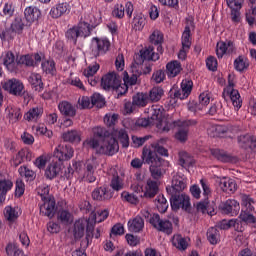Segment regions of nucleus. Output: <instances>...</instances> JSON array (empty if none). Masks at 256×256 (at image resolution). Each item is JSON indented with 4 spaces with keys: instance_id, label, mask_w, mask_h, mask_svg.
<instances>
[{
    "instance_id": "f257e3e1",
    "label": "nucleus",
    "mask_w": 256,
    "mask_h": 256,
    "mask_svg": "<svg viewBox=\"0 0 256 256\" xmlns=\"http://www.w3.org/2000/svg\"><path fill=\"white\" fill-rule=\"evenodd\" d=\"M122 147H129V134L125 129H114L110 135H105V130L101 127L93 129V135L84 142L83 147L93 149L97 155H115L119 153V142Z\"/></svg>"
},
{
    "instance_id": "f03ea898",
    "label": "nucleus",
    "mask_w": 256,
    "mask_h": 256,
    "mask_svg": "<svg viewBox=\"0 0 256 256\" xmlns=\"http://www.w3.org/2000/svg\"><path fill=\"white\" fill-rule=\"evenodd\" d=\"M163 143H165V139H160L152 143L150 146H145L142 151V160L147 164L155 160L158 163H161V161L165 162V160L157 156L158 153V155H161L162 157H169V151L163 147Z\"/></svg>"
},
{
    "instance_id": "7ed1b4c3",
    "label": "nucleus",
    "mask_w": 256,
    "mask_h": 256,
    "mask_svg": "<svg viewBox=\"0 0 256 256\" xmlns=\"http://www.w3.org/2000/svg\"><path fill=\"white\" fill-rule=\"evenodd\" d=\"M148 113L153 121H156V127L162 133H169L173 129V125L163 116V107L159 105H153L148 109Z\"/></svg>"
},
{
    "instance_id": "20e7f679",
    "label": "nucleus",
    "mask_w": 256,
    "mask_h": 256,
    "mask_svg": "<svg viewBox=\"0 0 256 256\" xmlns=\"http://www.w3.org/2000/svg\"><path fill=\"white\" fill-rule=\"evenodd\" d=\"M131 189L134 193H141L140 197L153 199V197L159 193V182L148 179L144 186H141V184H133Z\"/></svg>"
},
{
    "instance_id": "39448f33",
    "label": "nucleus",
    "mask_w": 256,
    "mask_h": 256,
    "mask_svg": "<svg viewBox=\"0 0 256 256\" xmlns=\"http://www.w3.org/2000/svg\"><path fill=\"white\" fill-rule=\"evenodd\" d=\"M223 97H229L232 102L233 107L235 109H241L243 105V100L241 99V94H239V90L235 89V82H233V76H228V85L224 88Z\"/></svg>"
},
{
    "instance_id": "423d86ee",
    "label": "nucleus",
    "mask_w": 256,
    "mask_h": 256,
    "mask_svg": "<svg viewBox=\"0 0 256 256\" xmlns=\"http://www.w3.org/2000/svg\"><path fill=\"white\" fill-rule=\"evenodd\" d=\"M173 125L171 129L174 127H179V130L175 133V139L180 141V143H185L187 139H189V130L187 127H193L197 125V120H177L171 122Z\"/></svg>"
},
{
    "instance_id": "0eeeda50",
    "label": "nucleus",
    "mask_w": 256,
    "mask_h": 256,
    "mask_svg": "<svg viewBox=\"0 0 256 256\" xmlns=\"http://www.w3.org/2000/svg\"><path fill=\"white\" fill-rule=\"evenodd\" d=\"M111 49V41L107 37H94L91 40V51L94 57L106 55Z\"/></svg>"
},
{
    "instance_id": "6e6552de",
    "label": "nucleus",
    "mask_w": 256,
    "mask_h": 256,
    "mask_svg": "<svg viewBox=\"0 0 256 256\" xmlns=\"http://www.w3.org/2000/svg\"><path fill=\"white\" fill-rule=\"evenodd\" d=\"M66 39L70 41V43H73L74 45H77V39L79 37L86 38L91 35V30L87 27L86 24H80L74 25L73 27L69 28L66 31Z\"/></svg>"
},
{
    "instance_id": "1a4fd4ad",
    "label": "nucleus",
    "mask_w": 256,
    "mask_h": 256,
    "mask_svg": "<svg viewBox=\"0 0 256 256\" xmlns=\"http://www.w3.org/2000/svg\"><path fill=\"white\" fill-rule=\"evenodd\" d=\"M89 227H91L89 219L83 218L77 220L73 226L74 239H81L85 235L86 229V243L89 245V238L93 236V231H89Z\"/></svg>"
},
{
    "instance_id": "9d476101",
    "label": "nucleus",
    "mask_w": 256,
    "mask_h": 256,
    "mask_svg": "<svg viewBox=\"0 0 256 256\" xmlns=\"http://www.w3.org/2000/svg\"><path fill=\"white\" fill-rule=\"evenodd\" d=\"M186 188H187V178L185 177V175L181 173H176L172 177L171 186H168L166 190H167V193H169V195H179V193H181L182 191H185Z\"/></svg>"
},
{
    "instance_id": "9b49d317",
    "label": "nucleus",
    "mask_w": 256,
    "mask_h": 256,
    "mask_svg": "<svg viewBox=\"0 0 256 256\" xmlns=\"http://www.w3.org/2000/svg\"><path fill=\"white\" fill-rule=\"evenodd\" d=\"M101 85L103 89H117L118 93L123 95L121 91V89H123V86H121V78L115 72L104 75L101 80Z\"/></svg>"
},
{
    "instance_id": "f8f14e48",
    "label": "nucleus",
    "mask_w": 256,
    "mask_h": 256,
    "mask_svg": "<svg viewBox=\"0 0 256 256\" xmlns=\"http://www.w3.org/2000/svg\"><path fill=\"white\" fill-rule=\"evenodd\" d=\"M97 167H99V161L97 158L88 159L86 162V170L81 176V181H85L86 183H95V181H97V176L95 175Z\"/></svg>"
},
{
    "instance_id": "ddd939ff",
    "label": "nucleus",
    "mask_w": 256,
    "mask_h": 256,
    "mask_svg": "<svg viewBox=\"0 0 256 256\" xmlns=\"http://www.w3.org/2000/svg\"><path fill=\"white\" fill-rule=\"evenodd\" d=\"M171 198H170V205L173 209V211H179V209H185V211H187V209H189V207H191V199L189 198V196L185 195V194H170Z\"/></svg>"
},
{
    "instance_id": "4468645a",
    "label": "nucleus",
    "mask_w": 256,
    "mask_h": 256,
    "mask_svg": "<svg viewBox=\"0 0 256 256\" xmlns=\"http://www.w3.org/2000/svg\"><path fill=\"white\" fill-rule=\"evenodd\" d=\"M150 223L157 229L158 231H162V233H166L167 235H171L173 233V224L169 220H161L159 214H154L150 218Z\"/></svg>"
},
{
    "instance_id": "2eb2a0df",
    "label": "nucleus",
    "mask_w": 256,
    "mask_h": 256,
    "mask_svg": "<svg viewBox=\"0 0 256 256\" xmlns=\"http://www.w3.org/2000/svg\"><path fill=\"white\" fill-rule=\"evenodd\" d=\"M3 89L5 91H8L10 95L20 97V95H23V90L25 89V86L23 85V82H21L20 80L12 78L4 82Z\"/></svg>"
},
{
    "instance_id": "dca6fc26",
    "label": "nucleus",
    "mask_w": 256,
    "mask_h": 256,
    "mask_svg": "<svg viewBox=\"0 0 256 256\" xmlns=\"http://www.w3.org/2000/svg\"><path fill=\"white\" fill-rule=\"evenodd\" d=\"M159 59V54L153 51V47L150 46L140 51V55H136L135 64L137 67L143 65V61H157Z\"/></svg>"
},
{
    "instance_id": "f3484780",
    "label": "nucleus",
    "mask_w": 256,
    "mask_h": 256,
    "mask_svg": "<svg viewBox=\"0 0 256 256\" xmlns=\"http://www.w3.org/2000/svg\"><path fill=\"white\" fill-rule=\"evenodd\" d=\"M73 153V148L69 145L60 144L54 149V157L60 162L72 159Z\"/></svg>"
},
{
    "instance_id": "a211bd4d",
    "label": "nucleus",
    "mask_w": 256,
    "mask_h": 256,
    "mask_svg": "<svg viewBox=\"0 0 256 256\" xmlns=\"http://www.w3.org/2000/svg\"><path fill=\"white\" fill-rule=\"evenodd\" d=\"M125 13L127 17L131 19L133 15V4L131 2H127L125 6H123V4H116L112 11L113 17H116L117 19H123Z\"/></svg>"
},
{
    "instance_id": "6ab92c4d",
    "label": "nucleus",
    "mask_w": 256,
    "mask_h": 256,
    "mask_svg": "<svg viewBox=\"0 0 256 256\" xmlns=\"http://www.w3.org/2000/svg\"><path fill=\"white\" fill-rule=\"evenodd\" d=\"M69 13H71V5L67 2L58 3L50 10V16L52 19H59V17L69 15Z\"/></svg>"
},
{
    "instance_id": "aec40b11",
    "label": "nucleus",
    "mask_w": 256,
    "mask_h": 256,
    "mask_svg": "<svg viewBox=\"0 0 256 256\" xmlns=\"http://www.w3.org/2000/svg\"><path fill=\"white\" fill-rule=\"evenodd\" d=\"M0 63L6 67L10 72H13L17 69V58H15V54L11 51H7L2 53L0 56Z\"/></svg>"
},
{
    "instance_id": "412c9836",
    "label": "nucleus",
    "mask_w": 256,
    "mask_h": 256,
    "mask_svg": "<svg viewBox=\"0 0 256 256\" xmlns=\"http://www.w3.org/2000/svg\"><path fill=\"white\" fill-rule=\"evenodd\" d=\"M231 128L225 125L210 124L207 133L210 137H225L229 135Z\"/></svg>"
},
{
    "instance_id": "4be33fe9",
    "label": "nucleus",
    "mask_w": 256,
    "mask_h": 256,
    "mask_svg": "<svg viewBox=\"0 0 256 256\" xmlns=\"http://www.w3.org/2000/svg\"><path fill=\"white\" fill-rule=\"evenodd\" d=\"M107 217H109L108 209L98 210L96 213H92L88 218V221H90L88 231H93L95 229V223H103Z\"/></svg>"
},
{
    "instance_id": "5701e85b",
    "label": "nucleus",
    "mask_w": 256,
    "mask_h": 256,
    "mask_svg": "<svg viewBox=\"0 0 256 256\" xmlns=\"http://www.w3.org/2000/svg\"><path fill=\"white\" fill-rule=\"evenodd\" d=\"M26 25H33L41 17V10L37 6H28L24 10Z\"/></svg>"
},
{
    "instance_id": "b1692460",
    "label": "nucleus",
    "mask_w": 256,
    "mask_h": 256,
    "mask_svg": "<svg viewBox=\"0 0 256 256\" xmlns=\"http://www.w3.org/2000/svg\"><path fill=\"white\" fill-rule=\"evenodd\" d=\"M42 201L44 203L40 205V213L45 217H53L55 215V198L50 197Z\"/></svg>"
},
{
    "instance_id": "393cba45",
    "label": "nucleus",
    "mask_w": 256,
    "mask_h": 256,
    "mask_svg": "<svg viewBox=\"0 0 256 256\" xmlns=\"http://www.w3.org/2000/svg\"><path fill=\"white\" fill-rule=\"evenodd\" d=\"M31 159H33V152L29 150V148H23L17 153L12 163L14 167H18V165H21V163H25V161H31Z\"/></svg>"
},
{
    "instance_id": "a878e982",
    "label": "nucleus",
    "mask_w": 256,
    "mask_h": 256,
    "mask_svg": "<svg viewBox=\"0 0 256 256\" xmlns=\"http://www.w3.org/2000/svg\"><path fill=\"white\" fill-rule=\"evenodd\" d=\"M4 218L9 223H15L16 219H19V215H21V208L18 206L8 205L4 208Z\"/></svg>"
},
{
    "instance_id": "bb28decb",
    "label": "nucleus",
    "mask_w": 256,
    "mask_h": 256,
    "mask_svg": "<svg viewBox=\"0 0 256 256\" xmlns=\"http://www.w3.org/2000/svg\"><path fill=\"white\" fill-rule=\"evenodd\" d=\"M191 91H193V81L183 80L181 82V89L175 92V97L177 99H187L191 95Z\"/></svg>"
},
{
    "instance_id": "cd10ccee",
    "label": "nucleus",
    "mask_w": 256,
    "mask_h": 256,
    "mask_svg": "<svg viewBox=\"0 0 256 256\" xmlns=\"http://www.w3.org/2000/svg\"><path fill=\"white\" fill-rule=\"evenodd\" d=\"M137 66L136 64H133L132 66V71L133 74L131 77H129V74H127V72H124V78H123V81H124V92L123 93H126L127 92V89L129 87V85H136L137 84V77L138 75H141V70H137Z\"/></svg>"
},
{
    "instance_id": "c85d7f7f",
    "label": "nucleus",
    "mask_w": 256,
    "mask_h": 256,
    "mask_svg": "<svg viewBox=\"0 0 256 256\" xmlns=\"http://www.w3.org/2000/svg\"><path fill=\"white\" fill-rule=\"evenodd\" d=\"M235 51V46L233 45V42H218L216 45V55L219 59L223 58V55L225 53H233Z\"/></svg>"
},
{
    "instance_id": "c756f323",
    "label": "nucleus",
    "mask_w": 256,
    "mask_h": 256,
    "mask_svg": "<svg viewBox=\"0 0 256 256\" xmlns=\"http://www.w3.org/2000/svg\"><path fill=\"white\" fill-rule=\"evenodd\" d=\"M164 161L158 162L157 160H151V162L148 164L150 165V173L153 179H161L163 177V173H165V170L163 167Z\"/></svg>"
},
{
    "instance_id": "7c9ffc66",
    "label": "nucleus",
    "mask_w": 256,
    "mask_h": 256,
    "mask_svg": "<svg viewBox=\"0 0 256 256\" xmlns=\"http://www.w3.org/2000/svg\"><path fill=\"white\" fill-rule=\"evenodd\" d=\"M6 117L10 123H17L23 117L21 114V108L13 105L7 106L5 109Z\"/></svg>"
},
{
    "instance_id": "2f4dec72",
    "label": "nucleus",
    "mask_w": 256,
    "mask_h": 256,
    "mask_svg": "<svg viewBox=\"0 0 256 256\" xmlns=\"http://www.w3.org/2000/svg\"><path fill=\"white\" fill-rule=\"evenodd\" d=\"M194 27L195 25L193 24V20H188L185 29L182 33V47L191 48V29H194Z\"/></svg>"
},
{
    "instance_id": "473e14b6",
    "label": "nucleus",
    "mask_w": 256,
    "mask_h": 256,
    "mask_svg": "<svg viewBox=\"0 0 256 256\" xmlns=\"http://www.w3.org/2000/svg\"><path fill=\"white\" fill-rule=\"evenodd\" d=\"M42 115H43V108L34 107L24 114V119L31 123H37V121L41 119Z\"/></svg>"
},
{
    "instance_id": "72a5a7b5",
    "label": "nucleus",
    "mask_w": 256,
    "mask_h": 256,
    "mask_svg": "<svg viewBox=\"0 0 256 256\" xmlns=\"http://www.w3.org/2000/svg\"><path fill=\"white\" fill-rule=\"evenodd\" d=\"M219 185L224 193H235L237 191V182L234 179L222 178Z\"/></svg>"
},
{
    "instance_id": "f704fd0d",
    "label": "nucleus",
    "mask_w": 256,
    "mask_h": 256,
    "mask_svg": "<svg viewBox=\"0 0 256 256\" xmlns=\"http://www.w3.org/2000/svg\"><path fill=\"white\" fill-rule=\"evenodd\" d=\"M58 109L62 115L66 117H75L77 110H75V106L68 101H62L58 104Z\"/></svg>"
},
{
    "instance_id": "c9c22d12",
    "label": "nucleus",
    "mask_w": 256,
    "mask_h": 256,
    "mask_svg": "<svg viewBox=\"0 0 256 256\" xmlns=\"http://www.w3.org/2000/svg\"><path fill=\"white\" fill-rule=\"evenodd\" d=\"M62 169L59 162H51L45 170V177L47 179H55V177L61 173Z\"/></svg>"
},
{
    "instance_id": "e433bc0d",
    "label": "nucleus",
    "mask_w": 256,
    "mask_h": 256,
    "mask_svg": "<svg viewBox=\"0 0 256 256\" xmlns=\"http://www.w3.org/2000/svg\"><path fill=\"white\" fill-rule=\"evenodd\" d=\"M143 227H145V221L141 216H136L134 219L128 221V229L133 233L143 231Z\"/></svg>"
},
{
    "instance_id": "4c0bfd02",
    "label": "nucleus",
    "mask_w": 256,
    "mask_h": 256,
    "mask_svg": "<svg viewBox=\"0 0 256 256\" xmlns=\"http://www.w3.org/2000/svg\"><path fill=\"white\" fill-rule=\"evenodd\" d=\"M182 69L181 63L177 60L171 61L166 65L167 75L170 78L177 77V75L181 73Z\"/></svg>"
},
{
    "instance_id": "58836bf2",
    "label": "nucleus",
    "mask_w": 256,
    "mask_h": 256,
    "mask_svg": "<svg viewBox=\"0 0 256 256\" xmlns=\"http://www.w3.org/2000/svg\"><path fill=\"white\" fill-rule=\"evenodd\" d=\"M28 81L30 85H32L34 91H37V93H41L43 91V80L41 79V74L32 73Z\"/></svg>"
},
{
    "instance_id": "ea45409f",
    "label": "nucleus",
    "mask_w": 256,
    "mask_h": 256,
    "mask_svg": "<svg viewBox=\"0 0 256 256\" xmlns=\"http://www.w3.org/2000/svg\"><path fill=\"white\" fill-rule=\"evenodd\" d=\"M221 209L224 213H237L241 207L239 206V202L236 200H227L226 202L221 204Z\"/></svg>"
},
{
    "instance_id": "a19ab883",
    "label": "nucleus",
    "mask_w": 256,
    "mask_h": 256,
    "mask_svg": "<svg viewBox=\"0 0 256 256\" xmlns=\"http://www.w3.org/2000/svg\"><path fill=\"white\" fill-rule=\"evenodd\" d=\"M92 198L95 201H107L111 199V193L105 187H99L92 192Z\"/></svg>"
},
{
    "instance_id": "79ce46f5",
    "label": "nucleus",
    "mask_w": 256,
    "mask_h": 256,
    "mask_svg": "<svg viewBox=\"0 0 256 256\" xmlns=\"http://www.w3.org/2000/svg\"><path fill=\"white\" fill-rule=\"evenodd\" d=\"M172 245L180 251H185V249L189 247V241L187 240V238H183V236L175 234L172 238Z\"/></svg>"
},
{
    "instance_id": "37998d69",
    "label": "nucleus",
    "mask_w": 256,
    "mask_h": 256,
    "mask_svg": "<svg viewBox=\"0 0 256 256\" xmlns=\"http://www.w3.org/2000/svg\"><path fill=\"white\" fill-rule=\"evenodd\" d=\"M195 163V160L193 159V157H191V155H189V153L182 151L179 153V165H181V167H183L184 169H189V167H191V165H193Z\"/></svg>"
},
{
    "instance_id": "c03bdc74",
    "label": "nucleus",
    "mask_w": 256,
    "mask_h": 256,
    "mask_svg": "<svg viewBox=\"0 0 256 256\" xmlns=\"http://www.w3.org/2000/svg\"><path fill=\"white\" fill-rule=\"evenodd\" d=\"M211 155L214 159H217V161H221L222 163H229L231 161V155L224 150L212 149Z\"/></svg>"
},
{
    "instance_id": "a18cd8bd",
    "label": "nucleus",
    "mask_w": 256,
    "mask_h": 256,
    "mask_svg": "<svg viewBox=\"0 0 256 256\" xmlns=\"http://www.w3.org/2000/svg\"><path fill=\"white\" fill-rule=\"evenodd\" d=\"M57 219L62 225H69L73 223V214L67 210H59L57 212Z\"/></svg>"
},
{
    "instance_id": "49530a36",
    "label": "nucleus",
    "mask_w": 256,
    "mask_h": 256,
    "mask_svg": "<svg viewBox=\"0 0 256 256\" xmlns=\"http://www.w3.org/2000/svg\"><path fill=\"white\" fill-rule=\"evenodd\" d=\"M240 225H243V222H241L240 220H223L220 223V229H231V227H234L236 231H243Z\"/></svg>"
},
{
    "instance_id": "de8ad7c7",
    "label": "nucleus",
    "mask_w": 256,
    "mask_h": 256,
    "mask_svg": "<svg viewBox=\"0 0 256 256\" xmlns=\"http://www.w3.org/2000/svg\"><path fill=\"white\" fill-rule=\"evenodd\" d=\"M149 41L152 45H159L158 51H161V49H163L161 47V44L163 43V32L160 30H154L149 36Z\"/></svg>"
},
{
    "instance_id": "09e8293b",
    "label": "nucleus",
    "mask_w": 256,
    "mask_h": 256,
    "mask_svg": "<svg viewBox=\"0 0 256 256\" xmlns=\"http://www.w3.org/2000/svg\"><path fill=\"white\" fill-rule=\"evenodd\" d=\"M62 137L64 141H68L69 143H79L81 141V133L77 130L65 132Z\"/></svg>"
},
{
    "instance_id": "8fccbe9b",
    "label": "nucleus",
    "mask_w": 256,
    "mask_h": 256,
    "mask_svg": "<svg viewBox=\"0 0 256 256\" xmlns=\"http://www.w3.org/2000/svg\"><path fill=\"white\" fill-rule=\"evenodd\" d=\"M207 239L211 245H217L221 241V234L217 228L212 227L207 231Z\"/></svg>"
},
{
    "instance_id": "3c124183",
    "label": "nucleus",
    "mask_w": 256,
    "mask_h": 256,
    "mask_svg": "<svg viewBox=\"0 0 256 256\" xmlns=\"http://www.w3.org/2000/svg\"><path fill=\"white\" fill-rule=\"evenodd\" d=\"M155 205L160 213H165L169 209L167 198L163 194H159L155 199Z\"/></svg>"
},
{
    "instance_id": "603ef678",
    "label": "nucleus",
    "mask_w": 256,
    "mask_h": 256,
    "mask_svg": "<svg viewBox=\"0 0 256 256\" xmlns=\"http://www.w3.org/2000/svg\"><path fill=\"white\" fill-rule=\"evenodd\" d=\"M149 103V95L138 93L133 97V105L137 107H145Z\"/></svg>"
},
{
    "instance_id": "864d4df0",
    "label": "nucleus",
    "mask_w": 256,
    "mask_h": 256,
    "mask_svg": "<svg viewBox=\"0 0 256 256\" xmlns=\"http://www.w3.org/2000/svg\"><path fill=\"white\" fill-rule=\"evenodd\" d=\"M13 188V182L10 180H0V200L5 201V195H7V191H11Z\"/></svg>"
},
{
    "instance_id": "5fc2aeb1",
    "label": "nucleus",
    "mask_w": 256,
    "mask_h": 256,
    "mask_svg": "<svg viewBox=\"0 0 256 256\" xmlns=\"http://www.w3.org/2000/svg\"><path fill=\"white\" fill-rule=\"evenodd\" d=\"M42 70L47 75H55V61L53 60H43L41 64Z\"/></svg>"
},
{
    "instance_id": "6e6d98bb",
    "label": "nucleus",
    "mask_w": 256,
    "mask_h": 256,
    "mask_svg": "<svg viewBox=\"0 0 256 256\" xmlns=\"http://www.w3.org/2000/svg\"><path fill=\"white\" fill-rule=\"evenodd\" d=\"M255 201L247 195L242 196V211L253 212L255 211Z\"/></svg>"
},
{
    "instance_id": "4d7b16f0",
    "label": "nucleus",
    "mask_w": 256,
    "mask_h": 256,
    "mask_svg": "<svg viewBox=\"0 0 256 256\" xmlns=\"http://www.w3.org/2000/svg\"><path fill=\"white\" fill-rule=\"evenodd\" d=\"M210 103H211V93L203 92L202 94H200L199 106H198V109L200 111H203V109H205V107H207V105H209Z\"/></svg>"
},
{
    "instance_id": "13d9d810",
    "label": "nucleus",
    "mask_w": 256,
    "mask_h": 256,
    "mask_svg": "<svg viewBox=\"0 0 256 256\" xmlns=\"http://www.w3.org/2000/svg\"><path fill=\"white\" fill-rule=\"evenodd\" d=\"M11 29L14 33H18V35H21V33H23V29H25L23 19L21 17H16L11 24Z\"/></svg>"
},
{
    "instance_id": "bf43d9fd",
    "label": "nucleus",
    "mask_w": 256,
    "mask_h": 256,
    "mask_svg": "<svg viewBox=\"0 0 256 256\" xmlns=\"http://www.w3.org/2000/svg\"><path fill=\"white\" fill-rule=\"evenodd\" d=\"M17 63L18 65H26V67H33V65H35L33 56L29 54L18 56Z\"/></svg>"
},
{
    "instance_id": "052dcab7",
    "label": "nucleus",
    "mask_w": 256,
    "mask_h": 256,
    "mask_svg": "<svg viewBox=\"0 0 256 256\" xmlns=\"http://www.w3.org/2000/svg\"><path fill=\"white\" fill-rule=\"evenodd\" d=\"M18 173L19 175H21L22 177H24L25 179H35V171H33L31 168L27 167V166H21L18 169Z\"/></svg>"
},
{
    "instance_id": "680f3d73",
    "label": "nucleus",
    "mask_w": 256,
    "mask_h": 256,
    "mask_svg": "<svg viewBox=\"0 0 256 256\" xmlns=\"http://www.w3.org/2000/svg\"><path fill=\"white\" fill-rule=\"evenodd\" d=\"M163 97V90L160 87H154L150 90L148 99L152 102H157Z\"/></svg>"
},
{
    "instance_id": "e2e57ef3",
    "label": "nucleus",
    "mask_w": 256,
    "mask_h": 256,
    "mask_svg": "<svg viewBox=\"0 0 256 256\" xmlns=\"http://www.w3.org/2000/svg\"><path fill=\"white\" fill-rule=\"evenodd\" d=\"M254 138L253 136L249 134L240 135L238 137V143L240 147H251V144L253 143Z\"/></svg>"
},
{
    "instance_id": "0e129e2a",
    "label": "nucleus",
    "mask_w": 256,
    "mask_h": 256,
    "mask_svg": "<svg viewBox=\"0 0 256 256\" xmlns=\"http://www.w3.org/2000/svg\"><path fill=\"white\" fill-rule=\"evenodd\" d=\"M6 253L9 256H25L23 254V250L19 249V247H17L15 244H8L6 246Z\"/></svg>"
},
{
    "instance_id": "69168bd1",
    "label": "nucleus",
    "mask_w": 256,
    "mask_h": 256,
    "mask_svg": "<svg viewBox=\"0 0 256 256\" xmlns=\"http://www.w3.org/2000/svg\"><path fill=\"white\" fill-rule=\"evenodd\" d=\"M91 103L94 107L101 108L105 105V98H103L99 93H94L91 96Z\"/></svg>"
},
{
    "instance_id": "338daca9",
    "label": "nucleus",
    "mask_w": 256,
    "mask_h": 256,
    "mask_svg": "<svg viewBox=\"0 0 256 256\" xmlns=\"http://www.w3.org/2000/svg\"><path fill=\"white\" fill-rule=\"evenodd\" d=\"M47 161H49V155L42 154L34 161V165L38 169H45V166L47 165Z\"/></svg>"
},
{
    "instance_id": "774afa93",
    "label": "nucleus",
    "mask_w": 256,
    "mask_h": 256,
    "mask_svg": "<svg viewBox=\"0 0 256 256\" xmlns=\"http://www.w3.org/2000/svg\"><path fill=\"white\" fill-rule=\"evenodd\" d=\"M252 212H249L247 210H242L240 214V219L242 223H256V219L253 217Z\"/></svg>"
}]
</instances>
